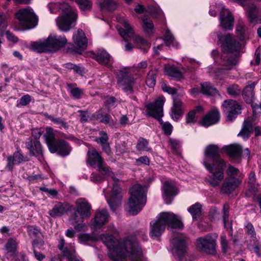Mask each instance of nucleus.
Returning a JSON list of instances; mask_svg holds the SVG:
<instances>
[{"instance_id": "obj_64", "label": "nucleus", "mask_w": 261, "mask_h": 261, "mask_svg": "<svg viewBox=\"0 0 261 261\" xmlns=\"http://www.w3.org/2000/svg\"><path fill=\"white\" fill-rule=\"evenodd\" d=\"M168 142L171 147L173 149H177L179 147V142L175 139L169 138Z\"/></svg>"}, {"instance_id": "obj_2", "label": "nucleus", "mask_w": 261, "mask_h": 261, "mask_svg": "<svg viewBox=\"0 0 261 261\" xmlns=\"http://www.w3.org/2000/svg\"><path fill=\"white\" fill-rule=\"evenodd\" d=\"M218 40L224 51L227 53H224L221 56V66L216 71L218 76L226 73V70L232 69L238 64L239 51L241 46V44L230 34L218 35Z\"/></svg>"}, {"instance_id": "obj_48", "label": "nucleus", "mask_w": 261, "mask_h": 261, "mask_svg": "<svg viewBox=\"0 0 261 261\" xmlns=\"http://www.w3.org/2000/svg\"><path fill=\"white\" fill-rule=\"evenodd\" d=\"M78 239L81 243H86L88 242H93L97 240V237L91 234H80Z\"/></svg>"}, {"instance_id": "obj_37", "label": "nucleus", "mask_w": 261, "mask_h": 261, "mask_svg": "<svg viewBox=\"0 0 261 261\" xmlns=\"http://www.w3.org/2000/svg\"><path fill=\"white\" fill-rule=\"evenodd\" d=\"M252 123L251 121L248 119L245 120L241 130L238 135L241 136L244 139H248L252 131Z\"/></svg>"}, {"instance_id": "obj_18", "label": "nucleus", "mask_w": 261, "mask_h": 261, "mask_svg": "<svg viewBox=\"0 0 261 261\" xmlns=\"http://www.w3.org/2000/svg\"><path fill=\"white\" fill-rule=\"evenodd\" d=\"M220 21L221 27L225 29H232L234 25V18L230 11L225 7H221L220 16Z\"/></svg>"}, {"instance_id": "obj_27", "label": "nucleus", "mask_w": 261, "mask_h": 261, "mask_svg": "<svg viewBox=\"0 0 261 261\" xmlns=\"http://www.w3.org/2000/svg\"><path fill=\"white\" fill-rule=\"evenodd\" d=\"M91 56L101 64L109 66L111 63L112 59L111 56L105 50H98L97 54H95L94 53H91Z\"/></svg>"}, {"instance_id": "obj_19", "label": "nucleus", "mask_w": 261, "mask_h": 261, "mask_svg": "<svg viewBox=\"0 0 261 261\" xmlns=\"http://www.w3.org/2000/svg\"><path fill=\"white\" fill-rule=\"evenodd\" d=\"M241 183V180L237 178L229 177L225 178L222 185L221 192L225 194H230L234 191Z\"/></svg>"}, {"instance_id": "obj_17", "label": "nucleus", "mask_w": 261, "mask_h": 261, "mask_svg": "<svg viewBox=\"0 0 261 261\" xmlns=\"http://www.w3.org/2000/svg\"><path fill=\"white\" fill-rule=\"evenodd\" d=\"M220 150L217 146L216 145H210L207 146L204 151V158L203 161V164L204 162L206 161L207 162L210 163L211 161H213V164L218 162V160H223L220 157Z\"/></svg>"}, {"instance_id": "obj_42", "label": "nucleus", "mask_w": 261, "mask_h": 261, "mask_svg": "<svg viewBox=\"0 0 261 261\" xmlns=\"http://www.w3.org/2000/svg\"><path fill=\"white\" fill-rule=\"evenodd\" d=\"M164 41L169 47H178L179 44L169 31H167L165 34Z\"/></svg>"}, {"instance_id": "obj_50", "label": "nucleus", "mask_w": 261, "mask_h": 261, "mask_svg": "<svg viewBox=\"0 0 261 261\" xmlns=\"http://www.w3.org/2000/svg\"><path fill=\"white\" fill-rule=\"evenodd\" d=\"M63 255L68 258L69 261H82V259L75 254V250H69L67 248L63 250Z\"/></svg>"}, {"instance_id": "obj_24", "label": "nucleus", "mask_w": 261, "mask_h": 261, "mask_svg": "<svg viewBox=\"0 0 261 261\" xmlns=\"http://www.w3.org/2000/svg\"><path fill=\"white\" fill-rule=\"evenodd\" d=\"M70 209V206L68 203L59 202L55 205L51 210L49 211L48 214L53 218L61 217Z\"/></svg>"}, {"instance_id": "obj_62", "label": "nucleus", "mask_w": 261, "mask_h": 261, "mask_svg": "<svg viewBox=\"0 0 261 261\" xmlns=\"http://www.w3.org/2000/svg\"><path fill=\"white\" fill-rule=\"evenodd\" d=\"M103 178L102 175L98 173H92L90 176V180L94 182H101Z\"/></svg>"}, {"instance_id": "obj_25", "label": "nucleus", "mask_w": 261, "mask_h": 261, "mask_svg": "<svg viewBox=\"0 0 261 261\" xmlns=\"http://www.w3.org/2000/svg\"><path fill=\"white\" fill-rule=\"evenodd\" d=\"M73 40L74 44L79 48L84 50L86 48L88 44V39L85 33L82 29H78L76 33L73 35Z\"/></svg>"}, {"instance_id": "obj_38", "label": "nucleus", "mask_w": 261, "mask_h": 261, "mask_svg": "<svg viewBox=\"0 0 261 261\" xmlns=\"http://www.w3.org/2000/svg\"><path fill=\"white\" fill-rule=\"evenodd\" d=\"M142 28L145 33L151 35L153 33L154 25L152 21L147 16L142 17Z\"/></svg>"}, {"instance_id": "obj_53", "label": "nucleus", "mask_w": 261, "mask_h": 261, "mask_svg": "<svg viewBox=\"0 0 261 261\" xmlns=\"http://www.w3.org/2000/svg\"><path fill=\"white\" fill-rule=\"evenodd\" d=\"M227 91L230 95L236 96L240 94L241 90L238 85H233L229 86L227 88Z\"/></svg>"}, {"instance_id": "obj_52", "label": "nucleus", "mask_w": 261, "mask_h": 261, "mask_svg": "<svg viewBox=\"0 0 261 261\" xmlns=\"http://www.w3.org/2000/svg\"><path fill=\"white\" fill-rule=\"evenodd\" d=\"M245 228L246 229V232L248 234L250 235L252 238H255L256 232L255 231L253 225L249 221L246 222L245 224Z\"/></svg>"}, {"instance_id": "obj_63", "label": "nucleus", "mask_w": 261, "mask_h": 261, "mask_svg": "<svg viewBox=\"0 0 261 261\" xmlns=\"http://www.w3.org/2000/svg\"><path fill=\"white\" fill-rule=\"evenodd\" d=\"M239 173V170L237 167L229 165L228 167L227 174L229 175L237 176Z\"/></svg>"}, {"instance_id": "obj_6", "label": "nucleus", "mask_w": 261, "mask_h": 261, "mask_svg": "<svg viewBox=\"0 0 261 261\" xmlns=\"http://www.w3.org/2000/svg\"><path fill=\"white\" fill-rule=\"evenodd\" d=\"M147 188L140 184L135 185L129 190L128 212L133 215H137L146 204Z\"/></svg>"}, {"instance_id": "obj_47", "label": "nucleus", "mask_w": 261, "mask_h": 261, "mask_svg": "<svg viewBox=\"0 0 261 261\" xmlns=\"http://www.w3.org/2000/svg\"><path fill=\"white\" fill-rule=\"evenodd\" d=\"M203 108L202 107L199 106L195 108V110H191L189 112L187 116L186 121L187 123H194L195 122V113L196 112H202Z\"/></svg>"}, {"instance_id": "obj_10", "label": "nucleus", "mask_w": 261, "mask_h": 261, "mask_svg": "<svg viewBox=\"0 0 261 261\" xmlns=\"http://www.w3.org/2000/svg\"><path fill=\"white\" fill-rule=\"evenodd\" d=\"M87 162L90 166L97 167V170L108 177H111L116 180L114 173L110 170L109 167L106 165L102 158L94 148H90L87 152Z\"/></svg>"}, {"instance_id": "obj_54", "label": "nucleus", "mask_w": 261, "mask_h": 261, "mask_svg": "<svg viewBox=\"0 0 261 261\" xmlns=\"http://www.w3.org/2000/svg\"><path fill=\"white\" fill-rule=\"evenodd\" d=\"M256 7L254 6L250 7L249 8L248 15L249 19L251 22H255L256 21L257 15L256 13Z\"/></svg>"}, {"instance_id": "obj_1", "label": "nucleus", "mask_w": 261, "mask_h": 261, "mask_svg": "<svg viewBox=\"0 0 261 261\" xmlns=\"http://www.w3.org/2000/svg\"><path fill=\"white\" fill-rule=\"evenodd\" d=\"M100 238L109 249V256L114 261H121L128 254L133 261H146L135 238L118 241L113 236L101 235Z\"/></svg>"}, {"instance_id": "obj_8", "label": "nucleus", "mask_w": 261, "mask_h": 261, "mask_svg": "<svg viewBox=\"0 0 261 261\" xmlns=\"http://www.w3.org/2000/svg\"><path fill=\"white\" fill-rule=\"evenodd\" d=\"M164 97H159L153 103H148L146 105L148 115L150 116L158 119L162 125V129L164 134L167 135L171 134L173 127L170 123L163 122L161 117L163 116V106L164 103Z\"/></svg>"}, {"instance_id": "obj_15", "label": "nucleus", "mask_w": 261, "mask_h": 261, "mask_svg": "<svg viewBox=\"0 0 261 261\" xmlns=\"http://www.w3.org/2000/svg\"><path fill=\"white\" fill-rule=\"evenodd\" d=\"M226 115V120L231 121L241 113V107L236 100H225L222 105Z\"/></svg>"}, {"instance_id": "obj_16", "label": "nucleus", "mask_w": 261, "mask_h": 261, "mask_svg": "<svg viewBox=\"0 0 261 261\" xmlns=\"http://www.w3.org/2000/svg\"><path fill=\"white\" fill-rule=\"evenodd\" d=\"M172 243L171 252L173 256L181 260L187 253L186 240L183 238L177 237L173 239Z\"/></svg>"}, {"instance_id": "obj_3", "label": "nucleus", "mask_w": 261, "mask_h": 261, "mask_svg": "<svg viewBox=\"0 0 261 261\" xmlns=\"http://www.w3.org/2000/svg\"><path fill=\"white\" fill-rule=\"evenodd\" d=\"M168 228H180L183 224L180 219L176 214L171 212H163L159 214L155 221L150 222V235L152 238H156L162 235L167 225Z\"/></svg>"}, {"instance_id": "obj_14", "label": "nucleus", "mask_w": 261, "mask_h": 261, "mask_svg": "<svg viewBox=\"0 0 261 261\" xmlns=\"http://www.w3.org/2000/svg\"><path fill=\"white\" fill-rule=\"evenodd\" d=\"M103 192L111 209L115 211L121 204L122 193L120 187L118 184H115L111 192L104 190Z\"/></svg>"}, {"instance_id": "obj_20", "label": "nucleus", "mask_w": 261, "mask_h": 261, "mask_svg": "<svg viewBox=\"0 0 261 261\" xmlns=\"http://www.w3.org/2000/svg\"><path fill=\"white\" fill-rule=\"evenodd\" d=\"M163 199L167 204L172 203V201L177 192L175 187L168 181L165 182L163 187Z\"/></svg>"}, {"instance_id": "obj_5", "label": "nucleus", "mask_w": 261, "mask_h": 261, "mask_svg": "<svg viewBox=\"0 0 261 261\" xmlns=\"http://www.w3.org/2000/svg\"><path fill=\"white\" fill-rule=\"evenodd\" d=\"M75 204L76 210L69 219L70 224L74 226V229L76 230H85L86 225L83 222L85 219L90 217L91 206L83 198L78 199Z\"/></svg>"}, {"instance_id": "obj_43", "label": "nucleus", "mask_w": 261, "mask_h": 261, "mask_svg": "<svg viewBox=\"0 0 261 261\" xmlns=\"http://www.w3.org/2000/svg\"><path fill=\"white\" fill-rule=\"evenodd\" d=\"M157 71L155 69L150 70L148 73L146 83L148 87H153L155 85Z\"/></svg>"}, {"instance_id": "obj_60", "label": "nucleus", "mask_w": 261, "mask_h": 261, "mask_svg": "<svg viewBox=\"0 0 261 261\" xmlns=\"http://www.w3.org/2000/svg\"><path fill=\"white\" fill-rule=\"evenodd\" d=\"M162 89L163 91L167 92L169 94L173 95L176 93V90L175 88L169 86L165 83L162 84Z\"/></svg>"}, {"instance_id": "obj_34", "label": "nucleus", "mask_w": 261, "mask_h": 261, "mask_svg": "<svg viewBox=\"0 0 261 261\" xmlns=\"http://www.w3.org/2000/svg\"><path fill=\"white\" fill-rule=\"evenodd\" d=\"M28 231L30 236L35 238L33 241L34 246L37 244L43 245L44 241L41 238L42 235L38 228L33 226H29L28 227Z\"/></svg>"}, {"instance_id": "obj_59", "label": "nucleus", "mask_w": 261, "mask_h": 261, "mask_svg": "<svg viewBox=\"0 0 261 261\" xmlns=\"http://www.w3.org/2000/svg\"><path fill=\"white\" fill-rule=\"evenodd\" d=\"M99 135V138L96 139V141L98 143H100L101 145H102L108 141L109 138L106 132H100Z\"/></svg>"}, {"instance_id": "obj_39", "label": "nucleus", "mask_w": 261, "mask_h": 261, "mask_svg": "<svg viewBox=\"0 0 261 261\" xmlns=\"http://www.w3.org/2000/svg\"><path fill=\"white\" fill-rule=\"evenodd\" d=\"M202 205L199 203H196L191 205L188 211L192 215L193 220H196L200 217L202 214Z\"/></svg>"}, {"instance_id": "obj_56", "label": "nucleus", "mask_w": 261, "mask_h": 261, "mask_svg": "<svg viewBox=\"0 0 261 261\" xmlns=\"http://www.w3.org/2000/svg\"><path fill=\"white\" fill-rule=\"evenodd\" d=\"M31 101V96L28 94L24 95L21 97L19 100V103L17 105V107H21L22 106L28 105Z\"/></svg>"}, {"instance_id": "obj_41", "label": "nucleus", "mask_w": 261, "mask_h": 261, "mask_svg": "<svg viewBox=\"0 0 261 261\" xmlns=\"http://www.w3.org/2000/svg\"><path fill=\"white\" fill-rule=\"evenodd\" d=\"M201 93L207 95H215L218 94L216 88L212 86L210 82H203L201 83Z\"/></svg>"}, {"instance_id": "obj_4", "label": "nucleus", "mask_w": 261, "mask_h": 261, "mask_svg": "<svg viewBox=\"0 0 261 261\" xmlns=\"http://www.w3.org/2000/svg\"><path fill=\"white\" fill-rule=\"evenodd\" d=\"M48 7L51 13L56 12L59 8L62 15L57 18L56 22L59 30L67 31L71 29V25L75 23L77 18V13L75 9L70 7L68 4L63 3L60 4L49 3Z\"/></svg>"}, {"instance_id": "obj_40", "label": "nucleus", "mask_w": 261, "mask_h": 261, "mask_svg": "<svg viewBox=\"0 0 261 261\" xmlns=\"http://www.w3.org/2000/svg\"><path fill=\"white\" fill-rule=\"evenodd\" d=\"M97 4L103 10L112 11L117 8V4L112 0H97Z\"/></svg>"}, {"instance_id": "obj_44", "label": "nucleus", "mask_w": 261, "mask_h": 261, "mask_svg": "<svg viewBox=\"0 0 261 261\" xmlns=\"http://www.w3.org/2000/svg\"><path fill=\"white\" fill-rule=\"evenodd\" d=\"M136 148L139 151H148L151 149L148 147V141L143 138L138 140Z\"/></svg>"}, {"instance_id": "obj_9", "label": "nucleus", "mask_w": 261, "mask_h": 261, "mask_svg": "<svg viewBox=\"0 0 261 261\" xmlns=\"http://www.w3.org/2000/svg\"><path fill=\"white\" fill-rule=\"evenodd\" d=\"M204 166L210 172L208 175V182L212 187L218 186L224 177L225 162L224 160H218V163L212 164L205 161L204 162Z\"/></svg>"}, {"instance_id": "obj_32", "label": "nucleus", "mask_w": 261, "mask_h": 261, "mask_svg": "<svg viewBox=\"0 0 261 261\" xmlns=\"http://www.w3.org/2000/svg\"><path fill=\"white\" fill-rule=\"evenodd\" d=\"M223 149L231 158L237 159L241 156L242 147L239 144H230Z\"/></svg>"}, {"instance_id": "obj_7", "label": "nucleus", "mask_w": 261, "mask_h": 261, "mask_svg": "<svg viewBox=\"0 0 261 261\" xmlns=\"http://www.w3.org/2000/svg\"><path fill=\"white\" fill-rule=\"evenodd\" d=\"M65 37L50 36L43 41L32 42L31 44L32 50L39 53L56 51L59 48L63 47L67 44Z\"/></svg>"}, {"instance_id": "obj_31", "label": "nucleus", "mask_w": 261, "mask_h": 261, "mask_svg": "<svg viewBox=\"0 0 261 261\" xmlns=\"http://www.w3.org/2000/svg\"><path fill=\"white\" fill-rule=\"evenodd\" d=\"M56 152H58L60 155L67 156L71 152V147L65 140L61 139L57 141L55 144Z\"/></svg>"}, {"instance_id": "obj_13", "label": "nucleus", "mask_w": 261, "mask_h": 261, "mask_svg": "<svg viewBox=\"0 0 261 261\" xmlns=\"http://www.w3.org/2000/svg\"><path fill=\"white\" fill-rule=\"evenodd\" d=\"M117 83L118 86L127 94H133L138 87L136 79L125 72H121L119 74Z\"/></svg>"}, {"instance_id": "obj_26", "label": "nucleus", "mask_w": 261, "mask_h": 261, "mask_svg": "<svg viewBox=\"0 0 261 261\" xmlns=\"http://www.w3.org/2000/svg\"><path fill=\"white\" fill-rule=\"evenodd\" d=\"M49 151L51 153L56 152L55 144L57 142L54 129L51 127H47L46 133L43 136Z\"/></svg>"}, {"instance_id": "obj_28", "label": "nucleus", "mask_w": 261, "mask_h": 261, "mask_svg": "<svg viewBox=\"0 0 261 261\" xmlns=\"http://www.w3.org/2000/svg\"><path fill=\"white\" fill-rule=\"evenodd\" d=\"M26 147L32 155L38 156L42 154V148L38 140L32 141V140L29 139L26 142Z\"/></svg>"}, {"instance_id": "obj_22", "label": "nucleus", "mask_w": 261, "mask_h": 261, "mask_svg": "<svg viewBox=\"0 0 261 261\" xmlns=\"http://www.w3.org/2000/svg\"><path fill=\"white\" fill-rule=\"evenodd\" d=\"M183 115V103L182 101L177 97H173V106L171 110V118L177 121Z\"/></svg>"}, {"instance_id": "obj_46", "label": "nucleus", "mask_w": 261, "mask_h": 261, "mask_svg": "<svg viewBox=\"0 0 261 261\" xmlns=\"http://www.w3.org/2000/svg\"><path fill=\"white\" fill-rule=\"evenodd\" d=\"M67 87L68 88V90L75 99H79L81 98L83 92L82 89H79L78 87H73L71 84H68Z\"/></svg>"}, {"instance_id": "obj_57", "label": "nucleus", "mask_w": 261, "mask_h": 261, "mask_svg": "<svg viewBox=\"0 0 261 261\" xmlns=\"http://www.w3.org/2000/svg\"><path fill=\"white\" fill-rule=\"evenodd\" d=\"M220 243L221 245V249L222 252L226 253L228 250L229 245L228 241L226 239L225 236H221L220 237Z\"/></svg>"}, {"instance_id": "obj_45", "label": "nucleus", "mask_w": 261, "mask_h": 261, "mask_svg": "<svg viewBox=\"0 0 261 261\" xmlns=\"http://www.w3.org/2000/svg\"><path fill=\"white\" fill-rule=\"evenodd\" d=\"M135 41L140 45V47L144 50V53H147L151 46L150 43H148L146 40L140 36H138L135 37Z\"/></svg>"}, {"instance_id": "obj_11", "label": "nucleus", "mask_w": 261, "mask_h": 261, "mask_svg": "<svg viewBox=\"0 0 261 261\" xmlns=\"http://www.w3.org/2000/svg\"><path fill=\"white\" fill-rule=\"evenodd\" d=\"M15 17L23 29H33L37 24V17L30 7L20 9L15 13Z\"/></svg>"}, {"instance_id": "obj_55", "label": "nucleus", "mask_w": 261, "mask_h": 261, "mask_svg": "<svg viewBox=\"0 0 261 261\" xmlns=\"http://www.w3.org/2000/svg\"><path fill=\"white\" fill-rule=\"evenodd\" d=\"M236 32L241 36L240 39L243 40L244 39L243 35L245 32V25L243 21H239L236 27Z\"/></svg>"}, {"instance_id": "obj_61", "label": "nucleus", "mask_w": 261, "mask_h": 261, "mask_svg": "<svg viewBox=\"0 0 261 261\" xmlns=\"http://www.w3.org/2000/svg\"><path fill=\"white\" fill-rule=\"evenodd\" d=\"M41 191L47 193L48 196L56 197L57 195L58 192L55 189H48L47 187H43L39 188Z\"/></svg>"}, {"instance_id": "obj_23", "label": "nucleus", "mask_w": 261, "mask_h": 261, "mask_svg": "<svg viewBox=\"0 0 261 261\" xmlns=\"http://www.w3.org/2000/svg\"><path fill=\"white\" fill-rule=\"evenodd\" d=\"M109 214L105 209L97 211L93 221V225L95 228H101L109 219Z\"/></svg>"}, {"instance_id": "obj_12", "label": "nucleus", "mask_w": 261, "mask_h": 261, "mask_svg": "<svg viewBox=\"0 0 261 261\" xmlns=\"http://www.w3.org/2000/svg\"><path fill=\"white\" fill-rule=\"evenodd\" d=\"M217 236L215 234H208L199 237L196 240L197 247L207 254H215L216 253V241Z\"/></svg>"}, {"instance_id": "obj_49", "label": "nucleus", "mask_w": 261, "mask_h": 261, "mask_svg": "<svg viewBox=\"0 0 261 261\" xmlns=\"http://www.w3.org/2000/svg\"><path fill=\"white\" fill-rule=\"evenodd\" d=\"M77 6L82 11L90 10L92 3L89 0H75Z\"/></svg>"}, {"instance_id": "obj_35", "label": "nucleus", "mask_w": 261, "mask_h": 261, "mask_svg": "<svg viewBox=\"0 0 261 261\" xmlns=\"http://www.w3.org/2000/svg\"><path fill=\"white\" fill-rule=\"evenodd\" d=\"M165 72L168 76L176 79L179 80L183 77V72L173 65H166L165 66Z\"/></svg>"}, {"instance_id": "obj_58", "label": "nucleus", "mask_w": 261, "mask_h": 261, "mask_svg": "<svg viewBox=\"0 0 261 261\" xmlns=\"http://www.w3.org/2000/svg\"><path fill=\"white\" fill-rule=\"evenodd\" d=\"M230 206L228 204H225L223 208V220L225 224L228 221Z\"/></svg>"}, {"instance_id": "obj_51", "label": "nucleus", "mask_w": 261, "mask_h": 261, "mask_svg": "<svg viewBox=\"0 0 261 261\" xmlns=\"http://www.w3.org/2000/svg\"><path fill=\"white\" fill-rule=\"evenodd\" d=\"M47 118L51 121L54 122L56 125H59V127H64L65 129H67V123L66 121H64V120L62 119V118H55L51 116H48Z\"/></svg>"}, {"instance_id": "obj_33", "label": "nucleus", "mask_w": 261, "mask_h": 261, "mask_svg": "<svg viewBox=\"0 0 261 261\" xmlns=\"http://www.w3.org/2000/svg\"><path fill=\"white\" fill-rule=\"evenodd\" d=\"M7 165L6 168L9 171H11L13 169V165L16 164H20L23 161L24 156L19 151L15 152L13 155L9 156L7 158Z\"/></svg>"}, {"instance_id": "obj_29", "label": "nucleus", "mask_w": 261, "mask_h": 261, "mask_svg": "<svg viewBox=\"0 0 261 261\" xmlns=\"http://www.w3.org/2000/svg\"><path fill=\"white\" fill-rule=\"evenodd\" d=\"M123 27L118 29V32L125 41L133 37L134 31L127 20H124L122 23Z\"/></svg>"}, {"instance_id": "obj_30", "label": "nucleus", "mask_w": 261, "mask_h": 261, "mask_svg": "<svg viewBox=\"0 0 261 261\" xmlns=\"http://www.w3.org/2000/svg\"><path fill=\"white\" fill-rule=\"evenodd\" d=\"M18 242L15 238H9L5 245L7 253L12 258L17 256Z\"/></svg>"}, {"instance_id": "obj_36", "label": "nucleus", "mask_w": 261, "mask_h": 261, "mask_svg": "<svg viewBox=\"0 0 261 261\" xmlns=\"http://www.w3.org/2000/svg\"><path fill=\"white\" fill-rule=\"evenodd\" d=\"M248 184L249 186V190L253 193L257 192L259 187V184L257 180L255 173L253 171L250 172L248 176Z\"/></svg>"}, {"instance_id": "obj_21", "label": "nucleus", "mask_w": 261, "mask_h": 261, "mask_svg": "<svg viewBox=\"0 0 261 261\" xmlns=\"http://www.w3.org/2000/svg\"><path fill=\"white\" fill-rule=\"evenodd\" d=\"M220 120V113L218 110L214 109L202 118L201 124L207 127L218 123Z\"/></svg>"}]
</instances>
